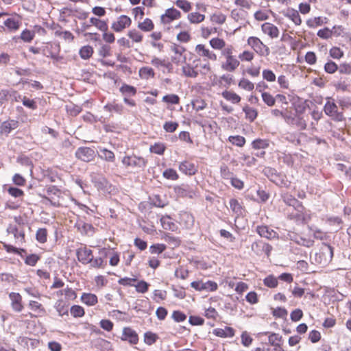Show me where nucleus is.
<instances>
[{
    "instance_id": "e433bc0d",
    "label": "nucleus",
    "mask_w": 351,
    "mask_h": 351,
    "mask_svg": "<svg viewBox=\"0 0 351 351\" xmlns=\"http://www.w3.org/2000/svg\"><path fill=\"white\" fill-rule=\"evenodd\" d=\"M79 53L81 58L88 60L92 56L93 49L89 45L84 46L80 49Z\"/></svg>"
},
{
    "instance_id": "b1692460",
    "label": "nucleus",
    "mask_w": 351,
    "mask_h": 351,
    "mask_svg": "<svg viewBox=\"0 0 351 351\" xmlns=\"http://www.w3.org/2000/svg\"><path fill=\"white\" fill-rule=\"evenodd\" d=\"M289 101L294 106L296 112H302L305 107L302 103V99L296 95L291 94L288 95Z\"/></svg>"
},
{
    "instance_id": "412c9836",
    "label": "nucleus",
    "mask_w": 351,
    "mask_h": 351,
    "mask_svg": "<svg viewBox=\"0 0 351 351\" xmlns=\"http://www.w3.org/2000/svg\"><path fill=\"white\" fill-rule=\"evenodd\" d=\"M262 30L265 34H267L272 38H277L279 35L278 28L270 23H265L263 24Z\"/></svg>"
},
{
    "instance_id": "a211bd4d",
    "label": "nucleus",
    "mask_w": 351,
    "mask_h": 351,
    "mask_svg": "<svg viewBox=\"0 0 351 351\" xmlns=\"http://www.w3.org/2000/svg\"><path fill=\"white\" fill-rule=\"evenodd\" d=\"M283 15L292 21L295 25H300L302 23V19L299 12L293 8H288L286 11L283 12Z\"/></svg>"
},
{
    "instance_id": "0eeeda50",
    "label": "nucleus",
    "mask_w": 351,
    "mask_h": 351,
    "mask_svg": "<svg viewBox=\"0 0 351 351\" xmlns=\"http://www.w3.org/2000/svg\"><path fill=\"white\" fill-rule=\"evenodd\" d=\"M251 250L258 256L265 254L268 257L272 250V246L261 240H258L252 243Z\"/></svg>"
},
{
    "instance_id": "2eb2a0df",
    "label": "nucleus",
    "mask_w": 351,
    "mask_h": 351,
    "mask_svg": "<svg viewBox=\"0 0 351 351\" xmlns=\"http://www.w3.org/2000/svg\"><path fill=\"white\" fill-rule=\"evenodd\" d=\"M19 122L15 120L3 121L0 126V134L8 136L12 130L17 128Z\"/></svg>"
},
{
    "instance_id": "864d4df0",
    "label": "nucleus",
    "mask_w": 351,
    "mask_h": 351,
    "mask_svg": "<svg viewBox=\"0 0 351 351\" xmlns=\"http://www.w3.org/2000/svg\"><path fill=\"white\" fill-rule=\"evenodd\" d=\"M264 285L269 288H275L278 286V279L273 275H269L263 280Z\"/></svg>"
},
{
    "instance_id": "2f4dec72",
    "label": "nucleus",
    "mask_w": 351,
    "mask_h": 351,
    "mask_svg": "<svg viewBox=\"0 0 351 351\" xmlns=\"http://www.w3.org/2000/svg\"><path fill=\"white\" fill-rule=\"evenodd\" d=\"M222 97L232 104H238L241 101V97L234 92L225 90L221 94Z\"/></svg>"
},
{
    "instance_id": "9d476101",
    "label": "nucleus",
    "mask_w": 351,
    "mask_h": 351,
    "mask_svg": "<svg viewBox=\"0 0 351 351\" xmlns=\"http://www.w3.org/2000/svg\"><path fill=\"white\" fill-rule=\"evenodd\" d=\"M77 260L84 265H86L93 261V251L86 247H80L76 250Z\"/></svg>"
},
{
    "instance_id": "a19ab883",
    "label": "nucleus",
    "mask_w": 351,
    "mask_h": 351,
    "mask_svg": "<svg viewBox=\"0 0 351 351\" xmlns=\"http://www.w3.org/2000/svg\"><path fill=\"white\" fill-rule=\"evenodd\" d=\"M170 219L169 217H162L160 221L164 229L174 231L176 229V226Z\"/></svg>"
},
{
    "instance_id": "ddd939ff",
    "label": "nucleus",
    "mask_w": 351,
    "mask_h": 351,
    "mask_svg": "<svg viewBox=\"0 0 351 351\" xmlns=\"http://www.w3.org/2000/svg\"><path fill=\"white\" fill-rule=\"evenodd\" d=\"M180 171L187 176H193L197 172V166L189 160L180 162L178 165Z\"/></svg>"
},
{
    "instance_id": "09e8293b",
    "label": "nucleus",
    "mask_w": 351,
    "mask_h": 351,
    "mask_svg": "<svg viewBox=\"0 0 351 351\" xmlns=\"http://www.w3.org/2000/svg\"><path fill=\"white\" fill-rule=\"evenodd\" d=\"M263 101L267 104L268 106H273L276 103V98L273 97L269 93L263 92L261 94Z\"/></svg>"
},
{
    "instance_id": "473e14b6",
    "label": "nucleus",
    "mask_w": 351,
    "mask_h": 351,
    "mask_svg": "<svg viewBox=\"0 0 351 351\" xmlns=\"http://www.w3.org/2000/svg\"><path fill=\"white\" fill-rule=\"evenodd\" d=\"M90 23L91 25H95L101 32L108 31V24L105 21H101L97 18L91 17L90 19Z\"/></svg>"
},
{
    "instance_id": "7ed1b4c3",
    "label": "nucleus",
    "mask_w": 351,
    "mask_h": 351,
    "mask_svg": "<svg viewBox=\"0 0 351 351\" xmlns=\"http://www.w3.org/2000/svg\"><path fill=\"white\" fill-rule=\"evenodd\" d=\"M263 174L267 177L272 182L275 183L278 186L287 187V181L286 180V176L280 173H278L276 169L265 167L263 170Z\"/></svg>"
},
{
    "instance_id": "bb28decb",
    "label": "nucleus",
    "mask_w": 351,
    "mask_h": 351,
    "mask_svg": "<svg viewBox=\"0 0 351 351\" xmlns=\"http://www.w3.org/2000/svg\"><path fill=\"white\" fill-rule=\"evenodd\" d=\"M81 300L88 306H93L98 302L96 295L89 293H84L81 296Z\"/></svg>"
},
{
    "instance_id": "9b49d317",
    "label": "nucleus",
    "mask_w": 351,
    "mask_h": 351,
    "mask_svg": "<svg viewBox=\"0 0 351 351\" xmlns=\"http://www.w3.org/2000/svg\"><path fill=\"white\" fill-rule=\"evenodd\" d=\"M283 202L289 206H293L298 212H302L304 210L302 202H299L293 195L285 193L282 195Z\"/></svg>"
},
{
    "instance_id": "c85d7f7f",
    "label": "nucleus",
    "mask_w": 351,
    "mask_h": 351,
    "mask_svg": "<svg viewBox=\"0 0 351 351\" xmlns=\"http://www.w3.org/2000/svg\"><path fill=\"white\" fill-rule=\"evenodd\" d=\"M326 23V18L321 16L309 19L306 21V25L310 28H315Z\"/></svg>"
},
{
    "instance_id": "c9c22d12",
    "label": "nucleus",
    "mask_w": 351,
    "mask_h": 351,
    "mask_svg": "<svg viewBox=\"0 0 351 351\" xmlns=\"http://www.w3.org/2000/svg\"><path fill=\"white\" fill-rule=\"evenodd\" d=\"M55 308L60 316L68 314V306L66 304V302L62 300H59L56 302Z\"/></svg>"
},
{
    "instance_id": "37998d69",
    "label": "nucleus",
    "mask_w": 351,
    "mask_h": 351,
    "mask_svg": "<svg viewBox=\"0 0 351 351\" xmlns=\"http://www.w3.org/2000/svg\"><path fill=\"white\" fill-rule=\"evenodd\" d=\"M36 239L40 243H45L47 240V231L45 228H39L36 231Z\"/></svg>"
},
{
    "instance_id": "39448f33",
    "label": "nucleus",
    "mask_w": 351,
    "mask_h": 351,
    "mask_svg": "<svg viewBox=\"0 0 351 351\" xmlns=\"http://www.w3.org/2000/svg\"><path fill=\"white\" fill-rule=\"evenodd\" d=\"M247 44L260 56H267L269 54V47L257 37L250 36L247 39Z\"/></svg>"
},
{
    "instance_id": "4d7b16f0",
    "label": "nucleus",
    "mask_w": 351,
    "mask_h": 351,
    "mask_svg": "<svg viewBox=\"0 0 351 351\" xmlns=\"http://www.w3.org/2000/svg\"><path fill=\"white\" fill-rule=\"evenodd\" d=\"M239 86L244 90L251 91L254 89V84L245 78H242L239 82Z\"/></svg>"
},
{
    "instance_id": "f3484780",
    "label": "nucleus",
    "mask_w": 351,
    "mask_h": 351,
    "mask_svg": "<svg viewBox=\"0 0 351 351\" xmlns=\"http://www.w3.org/2000/svg\"><path fill=\"white\" fill-rule=\"evenodd\" d=\"M0 95L1 96V97H8L7 99L10 100L11 102H22L23 98L24 97L20 95L16 90H2L0 93Z\"/></svg>"
},
{
    "instance_id": "5fc2aeb1",
    "label": "nucleus",
    "mask_w": 351,
    "mask_h": 351,
    "mask_svg": "<svg viewBox=\"0 0 351 351\" xmlns=\"http://www.w3.org/2000/svg\"><path fill=\"white\" fill-rule=\"evenodd\" d=\"M67 112L73 117H75L78 115L82 110V108L81 106L78 105H75L73 104H71L70 105H67L66 107Z\"/></svg>"
},
{
    "instance_id": "69168bd1",
    "label": "nucleus",
    "mask_w": 351,
    "mask_h": 351,
    "mask_svg": "<svg viewBox=\"0 0 351 351\" xmlns=\"http://www.w3.org/2000/svg\"><path fill=\"white\" fill-rule=\"evenodd\" d=\"M326 222L330 226H337L341 228V225L343 223V221L340 217L338 216H330L326 219Z\"/></svg>"
},
{
    "instance_id": "4be33fe9",
    "label": "nucleus",
    "mask_w": 351,
    "mask_h": 351,
    "mask_svg": "<svg viewBox=\"0 0 351 351\" xmlns=\"http://www.w3.org/2000/svg\"><path fill=\"white\" fill-rule=\"evenodd\" d=\"M9 297L12 301V307L16 312H21L23 309L21 304V296L18 293L12 292L10 293Z\"/></svg>"
},
{
    "instance_id": "13d9d810",
    "label": "nucleus",
    "mask_w": 351,
    "mask_h": 351,
    "mask_svg": "<svg viewBox=\"0 0 351 351\" xmlns=\"http://www.w3.org/2000/svg\"><path fill=\"white\" fill-rule=\"evenodd\" d=\"M134 287L138 293H145L148 291L149 285L145 280H142L138 281L136 285H134Z\"/></svg>"
},
{
    "instance_id": "bf43d9fd",
    "label": "nucleus",
    "mask_w": 351,
    "mask_h": 351,
    "mask_svg": "<svg viewBox=\"0 0 351 351\" xmlns=\"http://www.w3.org/2000/svg\"><path fill=\"white\" fill-rule=\"evenodd\" d=\"M84 308L79 305H73L71 308V314L74 317H82L84 315Z\"/></svg>"
},
{
    "instance_id": "a878e982",
    "label": "nucleus",
    "mask_w": 351,
    "mask_h": 351,
    "mask_svg": "<svg viewBox=\"0 0 351 351\" xmlns=\"http://www.w3.org/2000/svg\"><path fill=\"white\" fill-rule=\"evenodd\" d=\"M267 334H269V337H268V341H269V343L271 346H273L274 345L281 343L280 342L282 341V337L279 334H277L275 332L269 333V332H263L258 333L257 335L258 337H261L262 335H266Z\"/></svg>"
},
{
    "instance_id": "7c9ffc66",
    "label": "nucleus",
    "mask_w": 351,
    "mask_h": 351,
    "mask_svg": "<svg viewBox=\"0 0 351 351\" xmlns=\"http://www.w3.org/2000/svg\"><path fill=\"white\" fill-rule=\"evenodd\" d=\"M120 92L124 95V97L134 96L136 94V88L134 86L124 84L120 88Z\"/></svg>"
},
{
    "instance_id": "6e6d98bb",
    "label": "nucleus",
    "mask_w": 351,
    "mask_h": 351,
    "mask_svg": "<svg viewBox=\"0 0 351 351\" xmlns=\"http://www.w3.org/2000/svg\"><path fill=\"white\" fill-rule=\"evenodd\" d=\"M220 174L222 178L226 180H230L233 177V173L230 171L228 167L225 164L220 167Z\"/></svg>"
},
{
    "instance_id": "dca6fc26",
    "label": "nucleus",
    "mask_w": 351,
    "mask_h": 351,
    "mask_svg": "<svg viewBox=\"0 0 351 351\" xmlns=\"http://www.w3.org/2000/svg\"><path fill=\"white\" fill-rule=\"evenodd\" d=\"M181 13L174 8H169L165 13L161 16V20L164 23H169L173 20L180 17Z\"/></svg>"
},
{
    "instance_id": "49530a36",
    "label": "nucleus",
    "mask_w": 351,
    "mask_h": 351,
    "mask_svg": "<svg viewBox=\"0 0 351 351\" xmlns=\"http://www.w3.org/2000/svg\"><path fill=\"white\" fill-rule=\"evenodd\" d=\"M157 339V335L152 332L148 331L144 334V342L148 346L154 344Z\"/></svg>"
},
{
    "instance_id": "a18cd8bd",
    "label": "nucleus",
    "mask_w": 351,
    "mask_h": 351,
    "mask_svg": "<svg viewBox=\"0 0 351 351\" xmlns=\"http://www.w3.org/2000/svg\"><path fill=\"white\" fill-rule=\"evenodd\" d=\"M182 69L183 73L187 77L195 78L198 75V72L190 64L183 66Z\"/></svg>"
},
{
    "instance_id": "052dcab7",
    "label": "nucleus",
    "mask_w": 351,
    "mask_h": 351,
    "mask_svg": "<svg viewBox=\"0 0 351 351\" xmlns=\"http://www.w3.org/2000/svg\"><path fill=\"white\" fill-rule=\"evenodd\" d=\"M162 101L170 104H178L180 101V97L175 94H170L165 95L162 97Z\"/></svg>"
},
{
    "instance_id": "423d86ee",
    "label": "nucleus",
    "mask_w": 351,
    "mask_h": 351,
    "mask_svg": "<svg viewBox=\"0 0 351 351\" xmlns=\"http://www.w3.org/2000/svg\"><path fill=\"white\" fill-rule=\"evenodd\" d=\"M75 157L86 162H90L94 160L96 154L93 149L88 147H80L75 152Z\"/></svg>"
},
{
    "instance_id": "0e129e2a",
    "label": "nucleus",
    "mask_w": 351,
    "mask_h": 351,
    "mask_svg": "<svg viewBox=\"0 0 351 351\" xmlns=\"http://www.w3.org/2000/svg\"><path fill=\"white\" fill-rule=\"evenodd\" d=\"M104 109L109 112H116L117 113H121L123 110V106L118 104H108L104 106Z\"/></svg>"
},
{
    "instance_id": "f03ea898",
    "label": "nucleus",
    "mask_w": 351,
    "mask_h": 351,
    "mask_svg": "<svg viewBox=\"0 0 351 351\" xmlns=\"http://www.w3.org/2000/svg\"><path fill=\"white\" fill-rule=\"evenodd\" d=\"M326 103L324 106L325 114L335 121H342L344 119L343 112L338 110V107L331 97L326 98Z\"/></svg>"
},
{
    "instance_id": "8fccbe9b",
    "label": "nucleus",
    "mask_w": 351,
    "mask_h": 351,
    "mask_svg": "<svg viewBox=\"0 0 351 351\" xmlns=\"http://www.w3.org/2000/svg\"><path fill=\"white\" fill-rule=\"evenodd\" d=\"M210 45L213 49H223L225 48L226 43L223 39L215 38L210 40Z\"/></svg>"
},
{
    "instance_id": "f8f14e48",
    "label": "nucleus",
    "mask_w": 351,
    "mask_h": 351,
    "mask_svg": "<svg viewBox=\"0 0 351 351\" xmlns=\"http://www.w3.org/2000/svg\"><path fill=\"white\" fill-rule=\"evenodd\" d=\"M121 339L122 341H128L133 345H136L138 342V334L130 327L123 328Z\"/></svg>"
},
{
    "instance_id": "4468645a",
    "label": "nucleus",
    "mask_w": 351,
    "mask_h": 351,
    "mask_svg": "<svg viewBox=\"0 0 351 351\" xmlns=\"http://www.w3.org/2000/svg\"><path fill=\"white\" fill-rule=\"evenodd\" d=\"M257 233L261 237L267 239H274L278 238V234L267 226H258L256 227Z\"/></svg>"
},
{
    "instance_id": "c03bdc74",
    "label": "nucleus",
    "mask_w": 351,
    "mask_h": 351,
    "mask_svg": "<svg viewBox=\"0 0 351 351\" xmlns=\"http://www.w3.org/2000/svg\"><path fill=\"white\" fill-rule=\"evenodd\" d=\"M162 176L165 178L170 180H177L179 178L176 171L171 168L165 170L162 173Z\"/></svg>"
},
{
    "instance_id": "79ce46f5",
    "label": "nucleus",
    "mask_w": 351,
    "mask_h": 351,
    "mask_svg": "<svg viewBox=\"0 0 351 351\" xmlns=\"http://www.w3.org/2000/svg\"><path fill=\"white\" fill-rule=\"evenodd\" d=\"M128 37L135 43H141L143 40V34L138 30L133 29L128 32Z\"/></svg>"
},
{
    "instance_id": "de8ad7c7",
    "label": "nucleus",
    "mask_w": 351,
    "mask_h": 351,
    "mask_svg": "<svg viewBox=\"0 0 351 351\" xmlns=\"http://www.w3.org/2000/svg\"><path fill=\"white\" fill-rule=\"evenodd\" d=\"M139 74L142 78L148 79L149 77H154V71L153 69L147 66L142 67L139 70Z\"/></svg>"
},
{
    "instance_id": "cd10ccee",
    "label": "nucleus",
    "mask_w": 351,
    "mask_h": 351,
    "mask_svg": "<svg viewBox=\"0 0 351 351\" xmlns=\"http://www.w3.org/2000/svg\"><path fill=\"white\" fill-rule=\"evenodd\" d=\"M269 146L267 139L256 138L252 142V147L255 150L265 149Z\"/></svg>"
},
{
    "instance_id": "4c0bfd02",
    "label": "nucleus",
    "mask_w": 351,
    "mask_h": 351,
    "mask_svg": "<svg viewBox=\"0 0 351 351\" xmlns=\"http://www.w3.org/2000/svg\"><path fill=\"white\" fill-rule=\"evenodd\" d=\"M187 18L191 23H199L204 20L205 16L199 12H195L189 13Z\"/></svg>"
},
{
    "instance_id": "774afa93",
    "label": "nucleus",
    "mask_w": 351,
    "mask_h": 351,
    "mask_svg": "<svg viewBox=\"0 0 351 351\" xmlns=\"http://www.w3.org/2000/svg\"><path fill=\"white\" fill-rule=\"evenodd\" d=\"M22 103L24 106L31 110H36L37 108L36 102L34 99H29L25 96L23 97Z\"/></svg>"
},
{
    "instance_id": "3c124183",
    "label": "nucleus",
    "mask_w": 351,
    "mask_h": 351,
    "mask_svg": "<svg viewBox=\"0 0 351 351\" xmlns=\"http://www.w3.org/2000/svg\"><path fill=\"white\" fill-rule=\"evenodd\" d=\"M228 139L232 144L238 147H243L245 143V138L239 135L230 136Z\"/></svg>"
},
{
    "instance_id": "680f3d73",
    "label": "nucleus",
    "mask_w": 351,
    "mask_h": 351,
    "mask_svg": "<svg viewBox=\"0 0 351 351\" xmlns=\"http://www.w3.org/2000/svg\"><path fill=\"white\" fill-rule=\"evenodd\" d=\"M337 64L332 60L328 61L324 65V71L330 74L335 73L337 71Z\"/></svg>"
},
{
    "instance_id": "c756f323",
    "label": "nucleus",
    "mask_w": 351,
    "mask_h": 351,
    "mask_svg": "<svg viewBox=\"0 0 351 351\" xmlns=\"http://www.w3.org/2000/svg\"><path fill=\"white\" fill-rule=\"evenodd\" d=\"M243 111L245 114V118L250 122L254 121L258 116L257 110L247 105L243 108Z\"/></svg>"
},
{
    "instance_id": "393cba45",
    "label": "nucleus",
    "mask_w": 351,
    "mask_h": 351,
    "mask_svg": "<svg viewBox=\"0 0 351 351\" xmlns=\"http://www.w3.org/2000/svg\"><path fill=\"white\" fill-rule=\"evenodd\" d=\"M76 227L82 234L90 235L93 234L95 232V228L92 224L83 221L77 222L76 223Z\"/></svg>"
},
{
    "instance_id": "72a5a7b5",
    "label": "nucleus",
    "mask_w": 351,
    "mask_h": 351,
    "mask_svg": "<svg viewBox=\"0 0 351 351\" xmlns=\"http://www.w3.org/2000/svg\"><path fill=\"white\" fill-rule=\"evenodd\" d=\"M3 25L10 30V31H16L19 28L20 24L18 20H16L14 18H8L4 22Z\"/></svg>"
},
{
    "instance_id": "603ef678",
    "label": "nucleus",
    "mask_w": 351,
    "mask_h": 351,
    "mask_svg": "<svg viewBox=\"0 0 351 351\" xmlns=\"http://www.w3.org/2000/svg\"><path fill=\"white\" fill-rule=\"evenodd\" d=\"M230 209L236 214H241L242 207L239 201L236 199H230L229 202Z\"/></svg>"
},
{
    "instance_id": "58836bf2",
    "label": "nucleus",
    "mask_w": 351,
    "mask_h": 351,
    "mask_svg": "<svg viewBox=\"0 0 351 351\" xmlns=\"http://www.w3.org/2000/svg\"><path fill=\"white\" fill-rule=\"evenodd\" d=\"M166 149V147L162 143H155L149 147V151L158 155H162Z\"/></svg>"
},
{
    "instance_id": "aec40b11",
    "label": "nucleus",
    "mask_w": 351,
    "mask_h": 351,
    "mask_svg": "<svg viewBox=\"0 0 351 351\" xmlns=\"http://www.w3.org/2000/svg\"><path fill=\"white\" fill-rule=\"evenodd\" d=\"M195 51L200 56L206 57L210 60H216L217 56L208 49H206L204 45L199 44L195 47Z\"/></svg>"
},
{
    "instance_id": "f704fd0d",
    "label": "nucleus",
    "mask_w": 351,
    "mask_h": 351,
    "mask_svg": "<svg viewBox=\"0 0 351 351\" xmlns=\"http://www.w3.org/2000/svg\"><path fill=\"white\" fill-rule=\"evenodd\" d=\"M163 239L170 245L172 246L173 248L176 247L180 245V240L179 238L173 237L170 233L165 234L163 237Z\"/></svg>"
},
{
    "instance_id": "6ab92c4d",
    "label": "nucleus",
    "mask_w": 351,
    "mask_h": 351,
    "mask_svg": "<svg viewBox=\"0 0 351 351\" xmlns=\"http://www.w3.org/2000/svg\"><path fill=\"white\" fill-rule=\"evenodd\" d=\"M98 156L101 160L108 162H114L115 160V155L114 152L101 147H99Z\"/></svg>"
},
{
    "instance_id": "ea45409f",
    "label": "nucleus",
    "mask_w": 351,
    "mask_h": 351,
    "mask_svg": "<svg viewBox=\"0 0 351 351\" xmlns=\"http://www.w3.org/2000/svg\"><path fill=\"white\" fill-rule=\"evenodd\" d=\"M138 27L144 32H150L154 29V25L152 21L147 18L143 22L138 23Z\"/></svg>"
},
{
    "instance_id": "6e6552de",
    "label": "nucleus",
    "mask_w": 351,
    "mask_h": 351,
    "mask_svg": "<svg viewBox=\"0 0 351 351\" xmlns=\"http://www.w3.org/2000/svg\"><path fill=\"white\" fill-rule=\"evenodd\" d=\"M191 286L196 291H206L207 292L216 291L218 287L217 284L211 280H208L206 282L193 281L191 283Z\"/></svg>"
},
{
    "instance_id": "1a4fd4ad",
    "label": "nucleus",
    "mask_w": 351,
    "mask_h": 351,
    "mask_svg": "<svg viewBox=\"0 0 351 351\" xmlns=\"http://www.w3.org/2000/svg\"><path fill=\"white\" fill-rule=\"evenodd\" d=\"M132 23L131 19L126 15H121L117 20L112 23L111 28L116 32H120L126 27L130 26Z\"/></svg>"
},
{
    "instance_id": "f257e3e1",
    "label": "nucleus",
    "mask_w": 351,
    "mask_h": 351,
    "mask_svg": "<svg viewBox=\"0 0 351 351\" xmlns=\"http://www.w3.org/2000/svg\"><path fill=\"white\" fill-rule=\"evenodd\" d=\"M221 56L226 60L221 63V69L228 72L234 71L239 66V61L233 56V47L228 45L221 50Z\"/></svg>"
},
{
    "instance_id": "338daca9",
    "label": "nucleus",
    "mask_w": 351,
    "mask_h": 351,
    "mask_svg": "<svg viewBox=\"0 0 351 351\" xmlns=\"http://www.w3.org/2000/svg\"><path fill=\"white\" fill-rule=\"evenodd\" d=\"M8 232L13 234L15 238L20 239L21 241L24 240V232L22 230H19V229L16 226H10L8 228Z\"/></svg>"
},
{
    "instance_id": "5701e85b",
    "label": "nucleus",
    "mask_w": 351,
    "mask_h": 351,
    "mask_svg": "<svg viewBox=\"0 0 351 351\" xmlns=\"http://www.w3.org/2000/svg\"><path fill=\"white\" fill-rule=\"evenodd\" d=\"M213 333L219 337H232L234 335V331L232 328L226 326L224 328H215Z\"/></svg>"
},
{
    "instance_id": "20e7f679",
    "label": "nucleus",
    "mask_w": 351,
    "mask_h": 351,
    "mask_svg": "<svg viewBox=\"0 0 351 351\" xmlns=\"http://www.w3.org/2000/svg\"><path fill=\"white\" fill-rule=\"evenodd\" d=\"M121 162L123 166L126 168H140L144 169L146 167L147 161L146 160L141 156H137L136 155H127L125 156L122 160Z\"/></svg>"
},
{
    "instance_id": "e2e57ef3",
    "label": "nucleus",
    "mask_w": 351,
    "mask_h": 351,
    "mask_svg": "<svg viewBox=\"0 0 351 351\" xmlns=\"http://www.w3.org/2000/svg\"><path fill=\"white\" fill-rule=\"evenodd\" d=\"M192 107L196 111H199L206 108V104L202 99H196L191 102Z\"/></svg>"
}]
</instances>
